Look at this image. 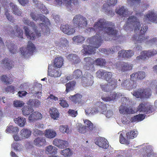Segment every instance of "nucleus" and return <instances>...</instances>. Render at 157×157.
<instances>
[{"mask_svg": "<svg viewBox=\"0 0 157 157\" xmlns=\"http://www.w3.org/2000/svg\"><path fill=\"white\" fill-rule=\"evenodd\" d=\"M90 30L97 32L96 36L88 38L86 41L89 45H83L82 52L85 55L94 54L96 48L101 46L103 43V38L105 40L109 39L106 35L116 37L118 33L116 29L114 23L106 21L105 19H100L94 24L93 28H91Z\"/></svg>", "mask_w": 157, "mask_h": 157, "instance_id": "obj_1", "label": "nucleus"}, {"mask_svg": "<svg viewBox=\"0 0 157 157\" xmlns=\"http://www.w3.org/2000/svg\"><path fill=\"white\" fill-rule=\"evenodd\" d=\"M128 21L130 24L133 25L135 33H136L140 31L139 35L138 36L134 35L132 37V40L135 44L142 42H145L146 44L157 43L156 38L148 40V36H145L144 34L148 29V26L144 24L141 27L140 29V22L136 17L133 16H130L128 18Z\"/></svg>", "mask_w": 157, "mask_h": 157, "instance_id": "obj_2", "label": "nucleus"}, {"mask_svg": "<svg viewBox=\"0 0 157 157\" xmlns=\"http://www.w3.org/2000/svg\"><path fill=\"white\" fill-rule=\"evenodd\" d=\"M22 21L25 25H27L31 27L32 29L35 31V33L33 32L31 33L28 27L26 26H24L23 28L24 29L25 36L27 38L33 40L35 38L36 36L38 37L40 36V33H37L36 32L37 31V27L34 22L31 21L26 17H24L23 18Z\"/></svg>", "mask_w": 157, "mask_h": 157, "instance_id": "obj_3", "label": "nucleus"}, {"mask_svg": "<svg viewBox=\"0 0 157 157\" xmlns=\"http://www.w3.org/2000/svg\"><path fill=\"white\" fill-rule=\"evenodd\" d=\"M30 15L33 20L36 21L37 20H40L44 22V23L39 24V27L43 31L46 33L49 32V26L50 25V23L48 18L43 15L39 14L36 15L33 12L30 13Z\"/></svg>", "mask_w": 157, "mask_h": 157, "instance_id": "obj_4", "label": "nucleus"}, {"mask_svg": "<svg viewBox=\"0 0 157 157\" xmlns=\"http://www.w3.org/2000/svg\"><path fill=\"white\" fill-rule=\"evenodd\" d=\"M72 22L74 26L78 28H84L87 25V19L79 14L76 15L74 17Z\"/></svg>", "mask_w": 157, "mask_h": 157, "instance_id": "obj_5", "label": "nucleus"}, {"mask_svg": "<svg viewBox=\"0 0 157 157\" xmlns=\"http://www.w3.org/2000/svg\"><path fill=\"white\" fill-rule=\"evenodd\" d=\"M36 48L34 44L29 41L28 42L26 49L23 47L20 48L21 54L25 58L28 57L32 54L35 50Z\"/></svg>", "mask_w": 157, "mask_h": 157, "instance_id": "obj_6", "label": "nucleus"}, {"mask_svg": "<svg viewBox=\"0 0 157 157\" xmlns=\"http://www.w3.org/2000/svg\"><path fill=\"white\" fill-rule=\"evenodd\" d=\"M151 94V90L149 89H142L134 91L132 94L133 95L137 98H148Z\"/></svg>", "mask_w": 157, "mask_h": 157, "instance_id": "obj_7", "label": "nucleus"}, {"mask_svg": "<svg viewBox=\"0 0 157 157\" xmlns=\"http://www.w3.org/2000/svg\"><path fill=\"white\" fill-rule=\"evenodd\" d=\"M93 77L90 73L86 72L81 78V83L83 87L91 86L93 83Z\"/></svg>", "mask_w": 157, "mask_h": 157, "instance_id": "obj_8", "label": "nucleus"}, {"mask_svg": "<svg viewBox=\"0 0 157 157\" xmlns=\"http://www.w3.org/2000/svg\"><path fill=\"white\" fill-rule=\"evenodd\" d=\"M157 54V50H149L148 51H143L140 53V55L136 57L137 60H146L150 57L153 56Z\"/></svg>", "mask_w": 157, "mask_h": 157, "instance_id": "obj_9", "label": "nucleus"}, {"mask_svg": "<svg viewBox=\"0 0 157 157\" xmlns=\"http://www.w3.org/2000/svg\"><path fill=\"white\" fill-rule=\"evenodd\" d=\"M16 29L15 31L12 27H9L7 29V33L11 35V36H15L18 37L23 38V31L22 30L18 25H16L15 27Z\"/></svg>", "mask_w": 157, "mask_h": 157, "instance_id": "obj_10", "label": "nucleus"}, {"mask_svg": "<svg viewBox=\"0 0 157 157\" xmlns=\"http://www.w3.org/2000/svg\"><path fill=\"white\" fill-rule=\"evenodd\" d=\"M97 76L99 78H103L109 82L112 77V73L110 72H107L103 70H99L96 73Z\"/></svg>", "mask_w": 157, "mask_h": 157, "instance_id": "obj_11", "label": "nucleus"}, {"mask_svg": "<svg viewBox=\"0 0 157 157\" xmlns=\"http://www.w3.org/2000/svg\"><path fill=\"white\" fill-rule=\"evenodd\" d=\"M154 111L153 106L149 105L146 106L142 103L139 104L136 110V111L144 113L146 114L152 113Z\"/></svg>", "mask_w": 157, "mask_h": 157, "instance_id": "obj_12", "label": "nucleus"}, {"mask_svg": "<svg viewBox=\"0 0 157 157\" xmlns=\"http://www.w3.org/2000/svg\"><path fill=\"white\" fill-rule=\"evenodd\" d=\"M121 86L128 90H131L136 86V82L134 81L126 79L123 81L121 84Z\"/></svg>", "mask_w": 157, "mask_h": 157, "instance_id": "obj_13", "label": "nucleus"}, {"mask_svg": "<svg viewBox=\"0 0 157 157\" xmlns=\"http://www.w3.org/2000/svg\"><path fill=\"white\" fill-rule=\"evenodd\" d=\"M60 29L63 33L67 35L72 34L75 32V28L68 24L62 25L60 27Z\"/></svg>", "mask_w": 157, "mask_h": 157, "instance_id": "obj_14", "label": "nucleus"}, {"mask_svg": "<svg viewBox=\"0 0 157 157\" xmlns=\"http://www.w3.org/2000/svg\"><path fill=\"white\" fill-rule=\"evenodd\" d=\"M115 12L118 15L121 17H127L129 15L131 14L129 13L128 10L123 6L116 9Z\"/></svg>", "mask_w": 157, "mask_h": 157, "instance_id": "obj_15", "label": "nucleus"}, {"mask_svg": "<svg viewBox=\"0 0 157 157\" xmlns=\"http://www.w3.org/2000/svg\"><path fill=\"white\" fill-rule=\"evenodd\" d=\"M95 143L100 147L105 149H107L109 146L107 140L101 137L98 138L95 141Z\"/></svg>", "mask_w": 157, "mask_h": 157, "instance_id": "obj_16", "label": "nucleus"}, {"mask_svg": "<svg viewBox=\"0 0 157 157\" xmlns=\"http://www.w3.org/2000/svg\"><path fill=\"white\" fill-rule=\"evenodd\" d=\"M144 19L146 20L157 23V14L153 11L149 10L148 13L145 16Z\"/></svg>", "mask_w": 157, "mask_h": 157, "instance_id": "obj_17", "label": "nucleus"}, {"mask_svg": "<svg viewBox=\"0 0 157 157\" xmlns=\"http://www.w3.org/2000/svg\"><path fill=\"white\" fill-rule=\"evenodd\" d=\"M53 144L61 148L66 147L68 145V143L67 141L62 140L57 138H56L53 140Z\"/></svg>", "mask_w": 157, "mask_h": 157, "instance_id": "obj_18", "label": "nucleus"}, {"mask_svg": "<svg viewBox=\"0 0 157 157\" xmlns=\"http://www.w3.org/2000/svg\"><path fill=\"white\" fill-rule=\"evenodd\" d=\"M120 48H121L119 46H115L110 48L109 50H107L105 48H101L99 50L102 53L108 55L109 54H113L117 52Z\"/></svg>", "mask_w": 157, "mask_h": 157, "instance_id": "obj_19", "label": "nucleus"}, {"mask_svg": "<svg viewBox=\"0 0 157 157\" xmlns=\"http://www.w3.org/2000/svg\"><path fill=\"white\" fill-rule=\"evenodd\" d=\"M83 76L81 70L79 69H77L73 72L72 76L71 75L68 76L67 77V79L68 80L72 79L73 78L78 79L82 78Z\"/></svg>", "mask_w": 157, "mask_h": 157, "instance_id": "obj_20", "label": "nucleus"}, {"mask_svg": "<svg viewBox=\"0 0 157 157\" xmlns=\"http://www.w3.org/2000/svg\"><path fill=\"white\" fill-rule=\"evenodd\" d=\"M119 111L121 113L124 114L125 113L128 114H134L136 111L135 109H133L131 107H127L121 105L119 107Z\"/></svg>", "mask_w": 157, "mask_h": 157, "instance_id": "obj_21", "label": "nucleus"}, {"mask_svg": "<svg viewBox=\"0 0 157 157\" xmlns=\"http://www.w3.org/2000/svg\"><path fill=\"white\" fill-rule=\"evenodd\" d=\"M55 44L56 46L60 49L65 48L68 45V42L66 38H61L58 41H56Z\"/></svg>", "mask_w": 157, "mask_h": 157, "instance_id": "obj_22", "label": "nucleus"}, {"mask_svg": "<svg viewBox=\"0 0 157 157\" xmlns=\"http://www.w3.org/2000/svg\"><path fill=\"white\" fill-rule=\"evenodd\" d=\"M52 66V65L49 64L48 66V75L54 77H57L60 76L61 75V71L57 69H53L51 71L50 69Z\"/></svg>", "mask_w": 157, "mask_h": 157, "instance_id": "obj_23", "label": "nucleus"}, {"mask_svg": "<svg viewBox=\"0 0 157 157\" xmlns=\"http://www.w3.org/2000/svg\"><path fill=\"white\" fill-rule=\"evenodd\" d=\"M42 115L38 112H35L31 114L29 117V121L30 122H34L37 120L41 119Z\"/></svg>", "mask_w": 157, "mask_h": 157, "instance_id": "obj_24", "label": "nucleus"}, {"mask_svg": "<svg viewBox=\"0 0 157 157\" xmlns=\"http://www.w3.org/2000/svg\"><path fill=\"white\" fill-rule=\"evenodd\" d=\"M133 55V53L131 50L126 51L123 50L119 52L118 57L119 58H129Z\"/></svg>", "mask_w": 157, "mask_h": 157, "instance_id": "obj_25", "label": "nucleus"}, {"mask_svg": "<svg viewBox=\"0 0 157 157\" xmlns=\"http://www.w3.org/2000/svg\"><path fill=\"white\" fill-rule=\"evenodd\" d=\"M67 59L73 64L78 63L81 61L78 56L75 54H70L67 56Z\"/></svg>", "mask_w": 157, "mask_h": 157, "instance_id": "obj_26", "label": "nucleus"}, {"mask_svg": "<svg viewBox=\"0 0 157 157\" xmlns=\"http://www.w3.org/2000/svg\"><path fill=\"white\" fill-rule=\"evenodd\" d=\"M34 144L38 147H40L46 144V141L44 137H37L33 141Z\"/></svg>", "mask_w": 157, "mask_h": 157, "instance_id": "obj_27", "label": "nucleus"}, {"mask_svg": "<svg viewBox=\"0 0 157 157\" xmlns=\"http://www.w3.org/2000/svg\"><path fill=\"white\" fill-rule=\"evenodd\" d=\"M63 59L61 57L55 58L54 60L53 66L54 67L60 68L63 65Z\"/></svg>", "mask_w": 157, "mask_h": 157, "instance_id": "obj_28", "label": "nucleus"}, {"mask_svg": "<svg viewBox=\"0 0 157 157\" xmlns=\"http://www.w3.org/2000/svg\"><path fill=\"white\" fill-rule=\"evenodd\" d=\"M56 135V132L52 129H46L45 131V136L47 138L52 139L54 138Z\"/></svg>", "mask_w": 157, "mask_h": 157, "instance_id": "obj_29", "label": "nucleus"}, {"mask_svg": "<svg viewBox=\"0 0 157 157\" xmlns=\"http://www.w3.org/2000/svg\"><path fill=\"white\" fill-rule=\"evenodd\" d=\"M132 68V64L128 63L123 62L121 64L120 69L122 72H125L131 70Z\"/></svg>", "mask_w": 157, "mask_h": 157, "instance_id": "obj_30", "label": "nucleus"}, {"mask_svg": "<svg viewBox=\"0 0 157 157\" xmlns=\"http://www.w3.org/2000/svg\"><path fill=\"white\" fill-rule=\"evenodd\" d=\"M51 117L52 118L56 119V118L59 117V113L57 109L56 108L51 107L49 111Z\"/></svg>", "mask_w": 157, "mask_h": 157, "instance_id": "obj_31", "label": "nucleus"}, {"mask_svg": "<svg viewBox=\"0 0 157 157\" xmlns=\"http://www.w3.org/2000/svg\"><path fill=\"white\" fill-rule=\"evenodd\" d=\"M57 149L52 145L48 146L46 147L45 152L47 154L54 155L57 153Z\"/></svg>", "mask_w": 157, "mask_h": 157, "instance_id": "obj_32", "label": "nucleus"}, {"mask_svg": "<svg viewBox=\"0 0 157 157\" xmlns=\"http://www.w3.org/2000/svg\"><path fill=\"white\" fill-rule=\"evenodd\" d=\"M145 116L144 114H139L132 117L130 121L132 122L141 121L145 118Z\"/></svg>", "mask_w": 157, "mask_h": 157, "instance_id": "obj_33", "label": "nucleus"}, {"mask_svg": "<svg viewBox=\"0 0 157 157\" xmlns=\"http://www.w3.org/2000/svg\"><path fill=\"white\" fill-rule=\"evenodd\" d=\"M1 63L9 69H11L14 66L13 62L9 59H8L7 58H6L2 60Z\"/></svg>", "mask_w": 157, "mask_h": 157, "instance_id": "obj_34", "label": "nucleus"}, {"mask_svg": "<svg viewBox=\"0 0 157 157\" xmlns=\"http://www.w3.org/2000/svg\"><path fill=\"white\" fill-rule=\"evenodd\" d=\"M10 7L11 8L12 12L14 14L18 16H21L22 12L18 8L17 5H14L12 2L10 3Z\"/></svg>", "mask_w": 157, "mask_h": 157, "instance_id": "obj_35", "label": "nucleus"}, {"mask_svg": "<svg viewBox=\"0 0 157 157\" xmlns=\"http://www.w3.org/2000/svg\"><path fill=\"white\" fill-rule=\"evenodd\" d=\"M14 121L15 123L21 127L24 126L26 122L25 118L21 117H18L14 118Z\"/></svg>", "mask_w": 157, "mask_h": 157, "instance_id": "obj_36", "label": "nucleus"}, {"mask_svg": "<svg viewBox=\"0 0 157 157\" xmlns=\"http://www.w3.org/2000/svg\"><path fill=\"white\" fill-rule=\"evenodd\" d=\"M85 39V38L81 35L75 36L73 38V41L77 44L83 43Z\"/></svg>", "mask_w": 157, "mask_h": 157, "instance_id": "obj_37", "label": "nucleus"}, {"mask_svg": "<svg viewBox=\"0 0 157 157\" xmlns=\"http://www.w3.org/2000/svg\"><path fill=\"white\" fill-rule=\"evenodd\" d=\"M22 111L23 114L24 116H26L33 112V109L32 107L25 105L22 108Z\"/></svg>", "mask_w": 157, "mask_h": 157, "instance_id": "obj_38", "label": "nucleus"}, {"mask_svg": "<svg viewBox=\"0 0 157 157\" xmlns=\"http://www.w3.org/2000/svg\"><path fill=\"white\" fill-rule=\"evenodd\" d=\"M82 97L81 95L77 94L74 95L70 96L69 98L73 102L76 103L80 102Z\"/></svg>", "mask_w": 157, "mask_h": 157, "instance_id": "obj_39", "label": "nucleus"}, {"mask_svg": "<svg viewBox=\"0 0 157 157\" xmlns=\"http://www.w3.org/2000/svg\"><path fill=\"white\" fill-rule=\"evenodd\" d=\"M76 84V82L74 81L69 82L66 84V91L68 93L70 91L74 89V87Z\"/></svg>", "mask_w": 157, "mask_h": 157, "instance_id": "obj_40", "label": "nucleus"}, {"mask_svg": "<svg viewBox=\"0 0 157 157\" xmlns=\"http://www.w3.org/2000/svg\"><path fill=\"white\" fill-rule=\"evenodd\" d=\"M31 131L28 129L23 128L20 132V135L22 137L24 138H27L31 135Z\"/></svg>", "mask_w": 157, "mask_h": 157, "instance_id": "obj_41", "label": "nucleus"}, {"mask_svg": "<svg viewBox=\"0 0 157 157\" xmlns=\"http://www.w3.org/2000/svg\"><path fill=\"white\" fill-rule=\"evenodd\" d=\"M29 105L33 107H38L40 105V101L36 99H30L28 102Z\"/></svg>", "mask_w": 157, "mask_h": 157, "instance_id": "obj_42", "label": "nucleus"}, {"mask_svg": "<svg viewBox=\"0 0 157 157\" xmlns=\"http://www.w3.org/2000/svg\"><path fill=\"white\" fill-rule=\"evenodd\" d=\"M96 105L98 107L99 111L103 113L107 110L106 105L101 102H97Z\"/></svg>", "mask_w": 157, "mask_h": 157, "instance_id": "obj_43", "label": "nucleus"}, {"mask_svg": "<svg viewBox=\"0 0 157 157\" xmlns=\"http://www.w3.org/2000/svg\"><path fill=\"white\" fill-rule=\"evenodd\" d=\"M84 60L86 62V65L85 68H87V67L93 66V65L94 64L95 61L90 57H88L84 58Z\"/></svg>", "mask_w": 157, "mask_h": 157, "instance_id": "obj_44", "label": "nucleus"}, {"mask_svg": "<svg viewBox=\"0 0 157 157\" xmlns=\"http://www.w3.org/2000/svg\"><path fill=\"white\" fill-rule=\"evenodd\" d=\"M138 134L137 131L131 130L129 132H127L126 134V137L127 139H133L137 136Z\"/></svg>", "mask_w": 157, "mask_h": 157, "instance_id": "obj_45", "label": "nucleus"}, {"mask_svg": "<svg viewBox=\"0 0 157 157\" xmlns=\"http://www.w3.org/2000/svg\"><path fill=\"white\" fill-rule=\"evenodd\" d=\"M110 90L115 89L117 86V81L116 79L113 78L108 82Z\"/></svg>", "mask_w": 157, "mask_h": 157, "instance_id": "obj_46", "label": "nucleus"}, {"mask_svg": "<svg viewBox=\"0 0 157 157\" xmlns=\"http://www.w3.org/2000/svg\"><path fill=\"white\" fill-rule=\"evenodd\" d=\"M98 111H99L98 108L97 106L96 108H90L85 110V112L86 114H94L98 113Z\"/></svg>", "mask_w": 157, "mask_h": 157, "instance_id": "obj_47", "label": "nucleus"}, {"mask_svg": "<svg viewBox=\"0 0 157 157\" xmlns=\"http://www.w3.org/2000/svg\"><path fill=\"white\" fill-rule=\"evenodd\" d=\"M1 80L6 84H11L13 82V79L10 77L9 78L6 75H2L1 77Z\"/></svg>", "mask_w": 157, "mask_h": 157, "instance_id": "obj_48", "label": "nucleus"}, {"mask_svg": "<svg viewBox=\"0 0 157 157\" xmlns=\"http://www.w3.org/2000/svg\"><path fill=\"white\" fill-rule=\"evenodd\" d=\"M77 130L79 133L84 134L87 132V129L86 126L79 124Z\"/></svg>", "mask_w": 157, "mask_h": 157, "instance_id": "obj_49", "label": "nucleus"}, {"mask_svg": "<svg viewBox=\"0 0 157 157\" xmlns=\"http://www.w3.org/2000/svg\"><path fill=\"white\" fill-rule=\"evenodd\" d=\"M61 154L65 157H70L72 154V152L69 148H66L61 151Z\"/></svg>", "mask_w": 157, "mask_h": 157, "instance_id": "obj_50", "label": "nucleus"}, {"mask_svg": "<svg viewBox=\"0 0 157 157\" xmlns=\"http://www.w3.org/2000/svg\"><path fill=\"white\" fill-rule=\"evenodd\" d=\"M106 61L105 59L101 58H98L95 60L94 64L97 65L104 66L106 64Z\"/></svg>", "mask_w": 157, "mask_h": 157, "instance_id": "obj_51", "label": "nucleus"}, {"mask_svg": "<svg viewBox=\"0 0 157 157\" xmlns=\"http://www.w3.org/2000/svg\"><path fill=\"white\" fill-rule=\"evenodd\" d=\"M59 129L60 132L63 133H66L68 134L70 132L69 128L67 125H61L59 126Z\"/></svg>", "mask_w": 157, "mask_h": 157, "instance_id": "obj_52", "label": "nucleus"}, {"mask_svg": "<svg viewBox=\"0 0 157 157\" xmlns=\"http://www.w3.org/2000/svg\"><path fill=\"white\" fill-rule=\"evenodd\" d=\"M13 104L15 107L20 108L24 105L25 103L22 101L16 100L13 101Z\"/></svg>", "mask_w": 157, "mask_h": 157, "instance_id": "obj_53", "label": "nucleus"}, {"mask_svg": "<svg viewBox=\"0 0 157 157\" xmlns=\"http://www.w3.org/2000/svg\"><path fill=\"white\" fill-rule=\"evenodd\" d=\"M122 94L120 93L117 94L115 92L111 93L109 97L110 98L111 101L113 100L116 99L120 98V97L122 96Z\"/></svg>", "mask_w": 157, "mask_h": 157, "instance_id": "obj_54", "label": "nucleus"}, {"mask_svg": "<svg viewBox=\"0 0 157 157\" xmlns=\"http://www.w3.org/2000/svg\"><path fill=\"white\" fill-rule=\"evenodd\" d=\"M5 15L8 21L12 23H13L15 21V19H14L13 17L10 15V13H9L8 10H7L6 11L5 13Z\"/></svg>", "mask_w": 157, "mask_h": 157, "instance_id": "obj_55", "label": "nucleus"}, {"mask_svg": "<svg viewBox=\"0 0 157 157\" xmlns=\"http://www.w3.org/2000/svg\"><path fill=\"white\" fill-rule=\"evenodd\" d=\"M6 46L8 47L9 51L13 54L16 53L17 52V50L15 48V44L13 43L11 44H8L6 43Z\"/></svg>", "mask_w": 157, "mask_h": 157, "instance_id": "obj_56", "label": "nucleus"}, {"mask_svg": "<svg viewBox=\"0 0 157 157\" xmlns=\"http://www.w3.org/2000/svg\"><path fill=\"white\" fill-rule=\"evenodd\" d=\"M119 141L121 144H125L127 145L129 144V142L124 138L121 133L120 135Z\"/></svg>", "mask_w": 157, "mask_h": 157, "instance_id": "obj_57", "label": "nucleus"}, {"mask_svg": "<svg viewBox=\"0 0 157 157\" xmlns=\"http://www.w3.org/2000/svg\"><path fill=\"white\" fill-rule=\"evenodd\" d=\"M84 122L85 125H87L89 130L92 131L93 130L94 128L93 124L90 121L88 120H85L84 121Z\"/></svg>", "mask_w": 157, "mask_h": 157, "instance_id": "obj_58", "label": "nucleus"}, {"mask_svg": "<svg viewBox=\"0 0 157 157\" xmlns=\"http://www.w3.org/2000/svg\"><path fill=\"white\" fill-rule=\"evenodd\" d=\"M5 90L7 92H10L13 94L15 91V87L12 85L8 86L5 89Z\"/></svg>", "mask_w": 157, "mask_h": 157, "instance_id": "obj_59", "label": "nucleus"}, {"mask_svg": "<svg viewBox=\"0 0 157 157\" xmlns=\"http://www.w3.org/2000/svg\"><path fill=\"white\" fill-rule=\"evenodd\" d=\"M128 2H130L131 6H136V5H139L141 2V0H127Z\"/></svg>", "mask_w": 157, "mask_h": 157, "instance_id": "obj_60", "label": "nucleus"}, {"mask_svg": "<svg viewBox=\"0 0 157 157\" xmlns=\"http://www.w3.org/2000/svg\"><path fill=\"white\" fill-rule=\"evenodd\" d=\"M100 86L102 90L104 91L107 92L110 90L109 86L107 83L105 84H101L100 85Z\"/></svg>", "mask_w": 157, "mask_h": 157, "instance_id": "obj_61", "label": "nucleus"}, {"mask_svg": "<svg viewBox=\"0 0 157 157\" xmlns=\"http://www.w3.org/2000/svg\"><path fill=\"white\" fill-rule=\"evenodd\" d=\"M59 104L60 106L63 108H67L69 106V104L67 101L63 99H62L59 101Z\"/></svg>", "mask_w": 157, "mask_h": 157, "instance_id": "obj_62", "label": "nucleus"}, {"mask_svg": "<svg viewBox=\"0 0 157 157\" xmlns=\"http://www.w3.org/2000/svg\"><path fill=\"white\" fill-rule=\"evenodd\" d=\"M138 76V79L142 80L145 77V73L143 71H140L137 72Z\"/></svg>", "mask_w": 157, "mask_h": 157, "instance_id": "obj_63", "label": "nucleus"}, {"mask_svg": "<svg viewBox=\"0 0 157 157\" xmlns=\"http://www.w3.org/2000/svg\"><path fill=\"white\" fill-rule=\"evenodd\" d=\"M11 146L12 148H13L16 151L18 150L19 149H21V145L17 143H13V144H12Z\"/></svg>", "mask_w": 157, "mask_h": 157, "instance_id": "obj_64", "label": "nucleus"}]
</instances>
